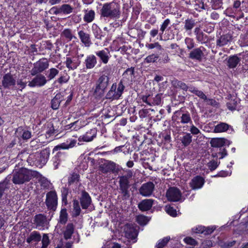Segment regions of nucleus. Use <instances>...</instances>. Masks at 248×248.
Listing matches in <instances>:
<instances>
[{"label": "nucleus", "mask_w": 248, "mask_h": 248, "mask_svg": "<svg viewBox=\"0 0 248 248\" xmlns=\"http://www.w3.org/2000/svg\"><path fill=\"white\" fill-rule=\"evenodd\" d=\"M99 14L101 18L118 20L121 16V4L116 0L101 4Z\"/></svg>", "instance_id": "f257e3e1"}, {"label": "nucleus", "mask_w": 248, "mask_h": 248, "mask_svg": "<svg viewBox=\"0 0 248 248\" xmlns=\"http://www.w3.org/2000/svg\"><path fill=\"white\" fill-rule=\"evenodd\" d=\"M171 125L180 130L185 128V124H191L192 119L190 112L183 108L175 111L171 117Z\"/></svg>", "instance_id": "f03ea898"}, {"label": "nucleus", "mask_w": 248, "mask_h": 248, "mask_svg": "<svg viewBox=\"0 0 248 248\" xmlns=\"http://www.w3.org/2000/svg\"><path fill=\"white\" fill-rule=\"evenodd\" d=\"M125 174L119 176V192L122 195L123 199H128L130 196L129 188L131 186L130 184V179L132 177L133 172L131 170L126 169L124 170Z\"/></svg>", "instance_id": "7ed1b4c3"}, {"label": "nucleus", "mask_w": 248, "mask_h": 248, "mask_svg": "<svg viewBox=\"0 0 248 248\" xmlns=\"http://www.w3.org/2000/svg\"><path fill=\"white\" fill-rule=\"evenodd\" d=\"M36 171L22 168L13 173L12 181L16 185H21L30 181L33 177Z\"/></svg>", "instance_id": "20e7f679"}, {"label": "nucleus", "mask_w": 248, "mask_h": 248, "mask_svg": "<svg viewBox=\"0 0 248 248\" xmlns=\"http://www.w3.org/2000/svg\"><path fill=\"white\" fill-rule=\"evenodd\" d=\"M231 5L224 11V14L227 16L232 18H242L244 17V13L242 12L241 0H229Z\"/></svg>", "instance_id": "39448f33"}, {"label": "nucleus", "mask_w": 248, "mask_h": 248, "mask_svg": "<svg viewBox=\"0 0 248 248\" xmlns=\"http://www.w3.org/2000/svg\"><path fill=\"white\" fill-rule=\"evenodd\" d=\"M49 67V61L46 58L40 59L33 64V67L31 71V74L33 76L37 74L41 73Z\"/></svg>", "instance_id": "423d86ee"}, {"label": "nucleus", "mask_w": 248, "mask_h": 248, "mask_svg": "<svg viewBox=\"0 0 248 248\" xmlns=\"http://www.w3.org/2000/svg\"><path fill=\"white\" fill-rule=\"evenodd\" d=\"M45 203L48 210L55 211L58 205V198L55 191H50L46 193Z\"/></svg>", "instance_id": "0eeeda50"}, {"label": "nucleus", "mask_w": 248, "mask_h": 248, "mask_svg": "<svg viewBox=\"0 0 248 248\" xmlns=\"http://www.w3.org/2000/svg\"><path fill=\"white\" fill-rule=\"evenodd\" d=\"M166 197L170 202H176L179 201L182 197V193L177 187H170L167 190Z\"/></svg>", "instance_id": "6e6552de"}, {"label": "nucleus", "mask_w": 248, "mask_h": 248, "mask_svg": "<svg viewBox=\"0 0 248 248\" xmlns=\"http://www.w3.org/2000/svg\"><path fill=\"white\" fill-rule=\"evenodd\" d=\"M33 221L36 228L41 227L43 229H48L49 226V221L47 220L46 216L42 214L36 215Z\"/></svg>", "instance_id": "1a4fd4ad"}, {"label": "nucleus", "mask_w": 248, "mask_h": 248, "mask_svg": "<svg viewBox=\"0 0 248 248\" xmlns=\"http://www.w3.org/2000/svg\"><path fill=\"white\" fill-rule=\"evenodd\" d=\"M16 84V80L11 73L5 74L1 80V85L4 89H12Z\"/></svg>", "instance_id": "9d476101"}, {"label": "nucleus", "mask_w": 248, "mask_h": 248, "mask_svg": "<svg viewBox=\"0 0 248 248\" xmlns=\"http://www.w3.org/2000/svg\"><path fill=\"white\" fill-rule=\"evenodd\" d=\"M205 49V48L202 46L193 48L189 53L188 58L193 60L201 62L204 56L203 51Z\"/></svg>", "instance_id": "9b49d317"}, {"label": "nucleus", "mask_w": 248, "mask_h": 248, "mask_svg": "<svg viewBox=\"0 0 248 248\" xmlns=\"http://www.w3.org/2000/svg\"><path fill=\"white\" fill-rule=\"evenodd\" d=\"M36 76L32 79L31 81H30L28 85L31 87L35 86L41 87L45 85L47 80L46 78L40 73L37 74Z\"/></svg>", "instance_id": "f8f14e48"}, {"label": "nucleus", "mask_w": 248, "mask_h": 248, "mask_svg": "<svg viewBox=\"0 0 248 248\" xmlns=\"http://www.w3.org/2000/svg\"><path fill=\"white\" fill-rule=\"evenodd\" d=\"M155 188V185L152 182H148L143 184L139 189L140 193L145 197H148L152 195Z\"/></svg>", "instance_id": "ddd939ff"}, {"label": "nucleus", "mask_w": 248, "mask_h": 248, "mask_svg": "<svg viewBox=\"0 0 248 248\" xmlns=\"http://www.w3.org/2000/svg\"><path fill=\"white\" fill-rule=\"evenodd\" d=\"M232 35L230 32L221 35L216 41L217 46H223L230 43L232 40Z\"/></svg>", "instance_id": "4468645a"}, {"label": "nucleus", "mask_w": 248, "mask_h": 248, "mask_svg": "<svg viewBox=\"0 0 248 248\" xmlns=\"http://www.w3.org/2000/svg\"><path fill=\"white\" fill-rule=\"evenodd\" d=\"M109 80V78L108 76L105 75L101 76L97 80L95 91L99 92L100 90L104 91L108 86Z\"/></svg>", "instance_id": "2eb2a0df"}, {"label": "nucleus", "mask_w": 248, "mask_h": 248, "mask_svg": "<svg viewBox=\"0 0 248 248\" xmlns=\"http://www.w3.org/2000/svg\"><path fill=\"white\" fill-rule=\"evenodd\" d=\"M80 203L82 209H87L92 203V199L89 193L85 190L82 191Z\"/></svg>", "instance_id": "dca6fc26"}, {"label": "nucleus", "mask_w": 248, "mask_h": 248, "mask_svg": "<svg viewBox=\"0 0 248 248\" xmlns=\"http://www.w3.org/2000/svg\"><path fill=\"white\" fill-rule=\"evenodd\" d=\"M48 156L49 154L46 150H44L40 153H36L37 162L35 165L41 167L44 165L46 163Z\"/></svg>", "instance_id": "f3484780"}, {"label": "nucleus", "mask_w": 248, "mask_h": 248, "mask_svg": "<svg viewBox=\"0 0 248 248\" xmlns=\"http://www.w3.org/2000/svg\"><path fill=\"white\" fill-rule=\"evenodd\" d=\"M97 131L96 128L90 129V130L87 131L82 136L78 138V141L89 142L93 140L96 137Z\"/></svg>", "instance_id": "a211bd4d"}, {"label": "nucleus", "mask_w": 248, "mask_h": 248, "mask_svg": "<svg viewBox=\"0 0 248 248\" xmlns=\"http://www.w3.org/2000/svg\"><path fill=\"white\" fill-rule=\"evenodd\" d=\"M204 183V179L202 176L197 175L191 180L190 186L192 189H198L201 188Z\"/></svg>", "instance_id": "6ab92c4d"}, {"label": "nucleus", "mask_w": 248, "mask_h": 248, "mask_svg": "<svg viewBox=\"0 0 248 248\" xmlns=\"http://www.w3.org/2000/svg\"><path fill=\"white\" fill-rule=\"evenodd\" d=\"M154 200L153 199H145L142 200L138 205V207L141 212H145L150 210L153 206Z\"/></svg>", "instance_id": "aec40b11"}, {"label": "nucleus", "mask_w": 248, "mask_h": 248, "mask_svg": "<svg viewBox=\"0 0 248 248\" xmlns=\"http://www.w3.org/2000/svg\"><path fill=\"white\" fill-rule=\"evenodd\" d=\"M64 96L62 93H58L51 100V108L53 109H58L61 102L64 100Z\"/></svg>", "instance_id": "412c9836"}, {"label": "nucleus", "mask_w": 248, "mask_h": 248, "mask_svg": "<svg viewBox=\"0 0 248 248\" xmlns=\"http://www.w3.org/2000/svg\"><path fill=\"white\" fill-rule=\"evenodd\" d=\"M158 138L161 139V143L170 144L171 141L170 130H165L160 133Z\"/></svg>", "instance_id": "4be33fe9"}, {"label": "nucleus", "mask_w": 248, "mask_h": 248, "mask_svg": "<svg viewBox=\"0 0 248 248\" xmlns=\"http://www.w3.org/2000/svg\"><path fill=\"white\" fill-rule=\"evenodd\" d=\"M109 54V52L107 48H106L105 50L95 52V54L100 59L102 62L104 64H107L108 62L109 59L108 56Z\"/></svg>", "instance_id": "5701e85b"}, {"label": "nucleus", "mask_w": 248, "mask_h": 248, "mask_svg": "<svg viewBox=\"0 0 248 248\" xmlns=\"http://www.w3.org/2000/svg\"><path fill=\"white\" fill-rule=\"evenodd\" d=\"M36 174H34L35 175H34L33 177L38 179L41 186L44 188H48L50 184V182L38 171H36Z\"/></svg>", "instance_id": "b1692460"}, {"label": "nucleus", "mask_w": 248, "mask_h": 248, "mask_svg": "<svg viewBox=\"0 0 248 248\" xmlns=\"http://www.w3.org/2000/svg\"><path fill=\"white\" fill-rule=\"evenodd\" d=\"M93 33L96 39L102 40L106 36V33H104L98 26L95 23L92 25Z\"/></svg>", "instance_id": "393cba45"}, {"label": "nucleus", "mask_w": 248, "mask_h": 248, "mask_svg": "<svg viewBox=\"0 0 248 248\" xmlns=\"http://www.w3.org/2000/svg\"><path fill=\"white\" fill-rule=\"evenodd\" d=\"M41 240L40 233L37 231H33L29 235L26 239L28 243L30 244L33 242L37 243Z\"/></svg>", "instance_id": "a878e982"}, {"label": "nucleus", "mask_w": 248, "mask_h": 248, "mask_svg": "<svg viewBox=\"0 0 248 248\" xmlns=\"http://www.w3.org/2000/svg\"><path fill=\"white\" fill-rule=\"evenodd\" d=\"M78 36L81 42L85 46H89L92 44L90 35L88 33H85L82 31H78Z\"/></svg>", "instance_id": "bb28decb"}, {"label": "nucleus", "mask_w": 248, "mask_h": 248, "mask_svg": "<svg viewBox=\"0 0 248 248\" xmlns=\"http://www.w3.org/2000/svg\"><path fill=\"white\" fill-rule=\"evenodd\" d=\"M225 139L221 138H212L210 140V144L212 147L220 148L224 146Z\"/></svg>", "instance_id": "cd10ccee"}, {"label": "nucleus", "mask_w": 248, "mask_h": 248, "mask_svg": "<svg viewBox=\"0 0 248 248\" xmlns=\"http://www.w3.org/2000/svg\"><path fill=\"white\" fill-rule=\"evenodd\" d=\"M85 63L87 69L93 68L97 63L95 56L93 55L88 56L85 60Z\"/></svg>", "instance_id": "c85d7f7f"}, {"label": "nucleus", "mask_w": 248, "mask_h": 248, "mask_svg": "<svg viewBox=\"0 0 248 248\" xmlns=\"http://www.w3.org/2000/svg\"><path fill=\"white\" fill-rule=\"evenodd\" d=\"M230 127L232 128L231 125L225 123L220 122L215 126L214 132L215 133L224 132L227 131Z\"/></svg>", "instance_id": "c756f323"}, {"label": "nucleus", "mask_w": 248, "mask_h": 248, "mask_svg": "<svg viewBox=\"0 0 248 248\" xmlns=\"http://www.w3.org/2000/svg\"><path fill=\"white\" fill-rule=\"evenodd\" d=\"M10 178L6 177L1 182H0V198L3 195L5 191L10 188Z\"/></svg>", "instance_id": "7c9ffc66"}, {"label": "nucleus", "mask_w": 248, "mask_h": 248, "mask_svg": "<svg viewBox=\"0 0 248 248\" xmlns=\"http://www.w3.org/2000/svg\"><path fill=\"white\" fill-rule=\"evenodd\" d=\"M171 84L174 88H179L185 91H188L189 92V86L182 81L175 79L172 80Z\"/></svg>", "instance_id": "2f4dec72"}, {"label": "nucleus", "mask_w": 248, "mask_h": 248, "mask_svg": "<svg viewBox=\"0 0 248 248\" xmlns=\"http://www.w3.org/2000/svg\"><path fill=\"white\" fill-rule=\"evenodd\" d=\"M117 87V83H113L111 87L110 90L106 94V97L109 100H117L119 98L116 95V93L115 90H116Z\"/></svg>", "instance_id": "473e14b6"}, {"label": "nucleus", "mask_w": 248, "mask_h": 248, "mask_svg": "<svg viewBox=\"0 0 248 248\" xmlns=\"http://www.w3.org/2000/svg\"><path fill=\"white\" fill-rule=\"evenodd\" d=\"M240 61V58L236 55L230 56L227 61V65L230 68H234L237 66Z\"/></svg>", "instance_id": "72a5a7b5"}, {"label": "nucleus", "mask_w": 248, "mask_h": 248, "mask_svg": "<svg viewBox=\"0 0 248 248\" xmlns=\"http://www.w3.org/2000/svg\"><path fill=\"white\" fill-rule=\"evenodd\" d=\"M125 236L131 239H134L137 236L136 233V230L133 227L130 225H127L125 228Z\"/></svg>", "instance_id": "f704fd0d"}, {"label": "nucleus", "mask_w": 248, "mask_h": 248, "mask_svg": "<svg viewBox=\"0 0 248 248\" xmlns=\"http://www.w3.org/2000/svg\"><path fill=\"white\" fill-rule=\"evenodd\" d=\"M76 144L77 140L73 139L70 140L69 143H68V141H67L66 143H62L60 145L56 146L55 148L57 149H68L75 146Z\"/></svg>", "instance_id": "c9c22d12"}, {"label": "nucleus", "mask_w": 248, "mask_h": 248, "mask_svg": "<svg viewBox=\"0 0 248 248\" xmlns=\"http://www.w3.org/2000/svg\"><path fill=\"white\" fill-rule=\"evenodd\" d=\"M159 56L157 53H152L147 56L144 60V63H155L161 61V59H159Z\"/></svg>", "instance_id": "e433bc0d"}, {"label": "nucleus", "mask_w": 248, "mask_h": 248, "mask_svg": "<svg viewBox=\"0 0 248 248\" xmlns=\"http://www.w3.org/2000/svg\"><path fill=\"white\" fill-rule=\"evenodd\" d=\"M189 92L193 93L195 95L198 96L200 98L205 100L207 99V97L205 94L202 91H200L198 88L195 87L193 86H189Z\"/></svg>", "instance_id": "4c0bfd02"}, {"label": "nucleus", "mask_w": 248, "mask_h": 248, "mask_svg": "<svg viewBox=\"0 0 248 248\" xmlns=\"http://www.w3.org/2000/svg\"><path fill=\"white\" fill-rule=\"evenodd\" d=\"M170 24V20L169 18L166 19L160 25L159 30V36L160 40L162 39V36L164 31L167 30Z\"/></svg>", "instance_id": "58836bf2"}, {"label": "nucleus", "mask_w": 248, "mask_h": 248, "mask_svg": "<svg viewBox=\"0 0 248 248\" xmlns=\"http://www.w3.org/2000/svg\"><path fill=\"white\" fill-rule=\"evenodd\" d=\"M68 220V213L67 210L65 208L61 209L60 214V217L59 219V223L62 225L66 224Z\"/></svg>", "instance_id": "ea45409f"}, {"label": "nucleus", "mask_w": 248, "mask_h": 248, "mask_svg": "<svg viewBox=\"0 0 248 248\" xmlns=\"http://www.w3.org/2000/svg\"><path fill=\"white\" fill-rule=\"evenodd\" d=\"M184 29L186 31H191L196 25L195 19L192 17L188 18L184 22Z\"/></svg>", "instance_id": "a19ab883"}, {"label": "nucleus", "mask_w": 248, "mask_h": 248, "mask_svg": "<svg viewBox=\"0 0 248 248\" xmlns=\"http://www.w3.org/2000/svg\"><path fill=\"white\" fill-rule=\"evenodd\" d=\"M211 7L214 10H219L223 8L222 0H208Z\"/></svg>", "instance_id": "79ce46f5"}, {"label": "nucleus", "mask_w": 248, "mask_h": 248, "mask_svg": "<svg viewBox=\"0 0 248 248\" xmlns=\"http://www.w3.org/2000/svg\"><path fill=\"white\" fill-rule=\"evenodd\" d=\"M86 13L84 15L83 19L84 21L87 23L92 22L94 19L95 12L93 10H91L89 12H87V10H85Z\"/></svg>", "instance_id": "37998d69"}, {"label": "nucleus", "mask_w": 248, "mask_h": 248, "mask_svg": "<svg viewBox=\"0 0 248 248\" xmlns=\"http://www.w3.org/2000/svg\"><path fill=\"white\" fill-rule=\"evenodd\" d=\"M124 89L125 86L124 85L123 80L121 79L117 84L116 90H115L116 95H117L119 99L122 96Z\"/></svg>", "instance_id": "c03bdc74"}, {"label": "nucleus", "mask_w": 248, "mask_h": 248, "mask_svg": "<svg viewBox=\"0 0 248 248\" xmlns=\"http://www.w3.org/2000/svg\"><path fill=\"white\" fill-rule=\"evenodd\" d=\"M136 220L140 225L144 226L148 223L150 219L147 216L143 215H139L136 216Z\"/></svg>", "instance_id": "a18cd8bd"}, {"label": "nucleus", "mask_w": 248, "mask_h": 248, "mask_svg": "<svg viewBox=\"0 0 248 248\" xmlns=\"http://www.w3.org/2000/svg\"><path fill=\"white\" fill-rule=\"evenodd\" d=\"M74 232V226L72 223H69L66 226V229L64 232V237L66 239L71 238Z\"/></svg>", "instance_id": "49530a36"}, {"label": "nucleus", "mask_w": 248, "mask_h": 248, "mask_svg": "<svg viewBox=\"0 0 248 248\" xmlns=\"http://www.w3.org/2000/svg\"><path fill=\"white\" fill-rule=\"evenodd\" d=\"M192 138L191 134L186 133L181 140L182 144L185 147L188 146L192 142Z\"/></svg>", "instance_id": "de8ad7c7"}, {"label": "nucleus", "mask_w": 248, "mask_h": 248, "mask_svg": "<svg viewBox=\"0 0 248 248\" xmlns=\"http://www.w3.org/2000/svg\"><path fill=\"white\" fill-rule=\"evenodd\" d=\"M238 102V100L236 98L234 99H231L227 103L226 106L229 110L233 111L236 109Z\"/></svg>", "instance_id": "09e8293b"}, {"label": "nucleus", "mask_w": 248, "mask_h": 248, "mask_svg": "<svg viewBox=\"0 0 248 248\" xmlns=\"http://www.w3.org/2000/svg\"><path fill=\"white\" fill-rule=\"evenodd\" d=\"M140 99L146 105L153 106V96L150 94L141 95Z\"/></svg>", "instance_id": "8fccbe9b"}, {"label": "nucleus", "mask_w": 248, "mask_h": 248, "mask_svg": "<svg viewBox=\"0 0 248 248\" xmlns=\"http://www.w3.org/2000/svg\"><path fill=\"white\" fill-rule=\"evenodd\" d=\"M170 240V236L164 237L163 238L158 241V242L156 245V247L157 248H163L167 245Z\"/></svg>", "instance_id": "3c124183"}, {"label": "nucleus", "mask_w": 248, "mask_h": 248, "mask_svg": "<svg viewBox=\"0 0 248 248\" xmlns=\"http://www.w3.org/2000/svg\"><path fill=\"white\" fill-rule=\"evenodd\" d=\"M185 43L188 50L193 49L196 45L194 39L190 37H186L185 39Z\"/></svg>", "instance_id": "603ef678"}, {"label": "nucleus", "mask_w": 248, "mask_h": 248, "mask_svg": "<svg viewBox=\"0 0 248 248\" xmlns=\"http://www.w3.org/2000/svg\"><path fill=\"white\" fill-rule=\"evenodd\" d=\"M184 243L188 245H190L193 247L198 246V242L195 239L190 236L186 237L183 240Z\"/></svg>", "instance_id": "864d4df0"}, {"label": "nucleus", "mask_w": 248, "mask_h": 248, "mask_svg": "<svg viewBox=\"0 0 248 248\" xmlns=\"http://www.w3.org/2000/svg\"><path fill=\"white\" fill-rule=\"evenodd\" d=\"M23 131V133L21 135V137L24 140H28L31 138V132L28 130H23L21 127H18L17 129L16 132L18 134L19 132H21Z\"/></svg>", "instance_id": "5fc2aeb1"}, {"label": "nucleus", "mask_w": 248, "mask_h": 248, "mask_svg": "<svg viewBox=\"0 0 248 248\" xmlns=\"http://www.w3.org/2000/svg\"><path fill=\"white\" fill-rule=\"evenodd\" d=\"M196 38L197 40L201 44L206 43L208 40V36L202 31L197 34V36H196Z\"/></svg>", "instance_id": "6e6d98bb"}, {"label": "nucleus", "mask_w": 248, "mask_h": 248, "mask_svg": "<svg viewBox=\"0 0 248 248\" xmlns=\"http://www.w3.org/2000/svg\"><path fill=\"white\" fill-rule=\"evenodd\" d=\"M59 73V70L56 68H52L48 71V75L47 78L48 80H50L53 79Z\"/></svg>", "instance_id": "4d7b16f0"}, {"label": "nucleus", "mask_w": 248, "mask_h": 248, "mask_svg": "<svg viewBox=\"0 0 248 248\" xmlns=\"http://www.w3.org/2000/svg\"><path fill=\"white\" fill-rule=\"evenodd\" d=\"M146 47L148 49H152L154 48H156L158 50H161L163 49L162 46L159 44L158 42H155V43L147 44Z\"/></svg>", "instance_id": "13d9d810"}, {"label": "nucleus", "mask_w": 248, "mask_h": 248, "mask_svg": "<svg viewBox=\"0 0 248 248\" xmlns=\"http://www.w3.org/2000/svg\"><path fill=\"white\" fill-rule=\"evenodd\" d=\"M76 181H78V174L76 171L72 172L68 178V184L69 186L71 185Z\"/></svg>", "instance_id": "bf43d9fd"}, {"label": "nucleus", "mask_w": 248, "mask_h": 248, "mask_svg": "<svg viewBox=\"0 0 248 248\" xmlns=\"http://www.w3.org/2000/svg\"><path fill=\"white\" fill-rule=\"evenodd\" d=\"M162 95L161 93H157L155 97H153V105H159L161 104Z\"/></svg>", "instance_id": "052dcab7"}, {"label": "nucleus", "mask_w": 248, "mask_h": 248, "mask_svg": "<svg viewBox=\"0 0 248 248\" xmlns=\"http://www.w3.org/2000/svg\"><path fill=\"white\" fill-rule=\"evenodd\" d=\"M62 34L69 40H71L73 37L76 38V37L73 36L71 31L69 29L64 30Z\"/></svg>", "instance_id": "680f3d73"}, {"label": "nucleus", "mask_w": 248, "mask_h": 248, "mask_svg": "<svg viewBox=\"0 0 248 248\" xmlns=\"http://www.w3.org/2000/svg\"><path fill=\"white\" fill-rule=\"evenodd\" d=\"M150 110L148 109H142L139 112V116L141 119L147 118L149 116Z\"/></svg>", "instance_id": "e2e57ef3"}, {"label": "nucleus", "mask_w": 248, "mask_h": 248, "mask_svg": "<svg viewBox=\"0 0 248 248\" xmlns=\"http://www.w3.org/2000/svg\"><path fill=\"white\" fill-rule=\"evenodd\" d=\"M61 7L63 14H68L72 12V8L68 4H63Z\"/></svg>", "instance_id": "0e129e2a"}, {"label": "nucleus", "mask_w": 248, "mask_h": 248, "mask_svg": "<svg viewBox=\"0 0 248 248\" xmlns=\"http://www.w3.org/2000/svg\"><path fill=\"white\" fill-rule=\"evenodd\" d=\"M213 246V243L210 240H204L201 244L199 248H210Z\"/></svg>", "instance_id": "69168bd1"}, {"label": "nucleus", "mask_w": 248, "mask_h": 248, "mask_svg": "<svg viewBox=\"0 0 248 248\" xmlns=\"http://www.w3.org/2000/svg\"><path fill=\"white\" fill-rule=\"evenodd\" d=\"M219 163L220 162L217 163V161L213 160L208 163V167L211 171H213L217 168L219 164Z\"/></svg>", "instance_id": "338daca9"}, {"label": "nucleus", "mask_w": 248, "mask_h": 248, "mask_svg": "<svg viewBox=\"0 0 248 248\" xmlns=\"http://www.w3.org/2000/svg\"><path fill=\"white\" fill-rule=\"evenodd\" d=\"M42 242L43 248H46L49 244V240L47 234H43Z\"/></svg>", "instance_id": "774afa93"}]
</instances>
